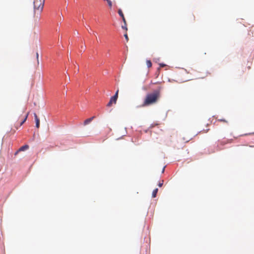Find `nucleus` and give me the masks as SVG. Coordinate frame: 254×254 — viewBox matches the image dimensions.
<instances>
[{
	"mask_svg": "<svg viewBox=\"0 0 254 254\" xmlns=\"http://www.w3.org/2000/svg\"><path fill=\"white\" fill-rule=\"evenodd\" d=\"M45 0H34L33 4L35 12L36 11L41 12L44 7Z\"/></svg>",
	"mask_w": 254,
	"mask_h": 254,
	"instance_id": "nucleus-2",
	"label": "nucleus"
},
{
	"mask_svg": "<svg viewBox=\"0 0 254 254\" xmlns=\"http://www.w3.org/2000/svg\"><path fill=\"white\" fill-rule=\"evenodd\" d=\"M229 142H231V141H229V140H227V142H226L225 143H229Z\"/></svg>",
	"mask_w": 254,
	"mask_h": 254,
	"instance_id": "nucleus-19",
	"label": "nucleus"
},
{
	"mask_svg": "<svg viewBox=\"0 0 254 254\" xmlns=\"http://www.w3.org/2000/svg\"><path fill=\"white\" fill-rule=\"evenodd\" d=\"M76 69H77V71H79V67L78 66L77 68H76Z\"/></svg>",
	"mask_w": 254,
	"mask_h": 254,
	"instance_id": "nucleus-20",
	"label": "nucleus"
},
{
	"mask_svg": "<svg viewBox=\"0 0 254 254\" xmlns=\"http://www.w3.org/2000/svg\"><path fill=\"white\" fill-rule=\"evenodd\" d=\"M122 28L123 29H125L127 31V24H126V25H125V24H124V25L122 26Z\"/></svg>",
	"mask_w": 254,
	"mask_h": 254,
	"instance_id": "nucleus-11",
	"label": "nucleus"
},
{
	"mask_svg": "<svg viewBox=\"0 0 254 254\" xmlns=\"http://www.w3.org/2000/svg\"><path fill=\"white\" fill-rule=\"evenodd\" d=\"M251 147H254V146H250Z\"/></svg>",
	"mask_w": 254,
	"mask_h": 254,
	"instance_id": "nucleus-22",
	"label": "nucleus"
},
{
	"mask_svg": "<svg viewBox=\"0 0 254 254\" xmlns=\"http://www.w3.org/2000/svg\"><path fill=\"white\" fill-rule=\"evenodd\" d=\"M34 116L36 122V127L38 128L40 127V120L36 113H34Z\"/></svg>",
	"mask_w": 254,
	"mask_h": 254,
	"instance_id": "nucleus-4",
	"label": "nucleus"
},
{
	"mask_svg": "<svg viewBox=\"0 0 254 254\" xmlns=\"http://www.w3.org/2000/svg\"><path fill=\"white\" fill-rule=\"evenodd\" d=\"M118 93H119V90H117L116 91L115 94L114 96H112L109 103L107 104V106L108 107H111L113 105V104H116L117 102V100L118 98Z\"/></svg>",
	"mask_w": 254,
	"mask_h": 254,
	"instance_id": "nucleus-3",
	"label": "nucleus"
},
{
	"mask_svg": "<svg viewBox=\"0 0 254 254\" xmlns=\"http://www.w3.org/2000/svg\"><path fill=\"white\" fill-rule=\"evenodd\" d=\"M221 144H224L225 143H223L222 142H221Z\"/></svg>",
	"mask_w": 254,
	"mask_h": 254,
	"instance_id": "nucleus-23",
	"label": "nucleus"
},
{
	"mask_svg": "<svg viewBox=\"0 0 254 254\" xmlns=\"http://www.w3.org/2000/svg\"><path fill=\"white\" fill-rule=\"evenodd\" d=\"M19 151H18V150L15 153V155H16L18 154Z\"/></svg>",
	"mask_w": 254,
	"mask_h": 254,
	"instance_id": "nucleus-18",
	"label": "nucleus"
},
{
	"mask_svg": "<svg viewBox=\"0 0 254 254\" xmlns=\"http://www.w3.org/2000/svg\"><path fill=\"white\" fill-rule=\"evenodd\" d=\"M29 148V145L26 144L24 145L19 148V149L18 150V151H25Z\"/></svg>",
	"mask_w": 254,
	"mask_h": 254,
	"instance_id": "nucleus-5",
	"label": "nucleus"
},
{
	"mask_svg": "<svg viewBox=\"0 0 254 254\" xmlns=\"http://www.w3.org/2000/svg\"><path fill=\"white\" fill-rule=\"evenodd\" d=\"M94 118V117H92L91 118H90L87 119L86 120H85L84 122V125L86 126V125H88V124H89L93 120V119Z\"/></svg>",
	"mask_w": 254,
	"mask_h": 254,
	"instance_id": "nucleus-6",
	"label": "nucleus"
},
{
	"mask_svg": "<svg viewBox=\"0 0 254 254\" xmlns=\"http://www.w3.org/2000/svg\"><path fill=\"white\" fill-rule=\"evenodd\" d=\"M124 36H125V37L126 38V40L127 42L128 41V37L127 34V33H126L124 35Z\"/></svg>",
	"mask_w": 254,
	"mask_h": 254,
	"instance_id": "nucleus-13",
	"label": "nucleus"
},
{
	"mask_svg": "<svg viewBox=\"0 0 254 254\" xmlns=\"http://www.w3.org/2000/svg\"><path fill=\"white\" fill-rule=\"evenodd\" d=\"M76 69H77V71H79V67L78 66L77 68H76Z\"/></svg>",
	"mask_w": 254,
	"mask_h": 254,
	"instance_id": "nucleus-21",
	"label": "nucleus"
},
{
	"mask_svg": "<svg viewBox=\"0 0 254 254\" xmlns=\"http://www.w3.org/2000/svg\"><path fill=\"white\" fill-rule=\"evenodd\" d=\"M29 112L27 113L25 117V118H24V119L21 121V122L20 123V126H22L25 122L27 120V118H28V116L29 115Z\"/></svg>",
	"mask_w": 254,
	"mask_h": 254,
	"instance_id": "nucleus-7",
	"label": "nucleus"
},
{
	"mask_svg": "<svg viewBox=\"0 0 254 254\" xmlns=\"http://www.w3.org/2000/svg\"><path fill=\"white\" fill-rule=\"evenodd\" d=\"M36 58H37V63L39 64V54L37 52L36 53Z\"/></svg>",
	"mask_w": 254,
	"mask_h": 254,
	"instance_id": "nucleus-14",
	"label": "nucleus"
},
{
	"mask_svg": "<svg viewBox=\"0 0 254 254\" xmlns=\"http://www.w3.org/2000/svg\"><path fill=\"white\" fill-rule=\"evenodd\" d=\"M118 13L122 17H124V14L121 9L118 10Z\"/></svg>",
	"mask_w": 254,
	"mask_h": 254,
	"instance_id": "nucleus-10",
	"label": "nucleus"
},
{
	"mask_svg": "<svg viewBox=\"0 0 254 254\" xmlns=\"http://www.w3.org/2000/svg\"><path fill=\"white\" fill-rule=\"evenodd\" d=\"M163 183H164V181H163V180H162L161 181H160V182L159 183L158 185V186H159V187H161L163 186Z\"/></svg>",
	"mask_w": 254,
	"mask_h": 254,
	"instance_id": "nucleus-12",
	"label": "nucleus"
},
{
	"mask_svg": "<svg viewBox=\"0 0 254 254\" xmlns=\"http://www.w3.org/2000/svg\"><path fill=\"white\" fill-rule=\"evenodd\" d=\"M122 19H123V21L124 24H127V22H126L125 17H122Z\"/></svg>",
	"mask_w": 254,
	"mask_h": 254,
	"instance_id": "nucleus-15",
	"label": "nucleus"
},
{
	"mask_svg": "<svg viewBox=\"0 0 254 254\" xmlns=\"http://www.w3.org/2000/svg\"><path fill=\"white\" fill-rule=\"evenodd\" d=\"M219 121H220V122H226H226H227L225 120H224V119H220V120H219Z\"/></svg>",
	"mask_w": 254,
	"mask_h": 254,
	"instance_id": "nucleus-16",
	"label": "nucleus"
},
{
	"mask_svg": "<svg viewBox=\"0 0 254 254\" xmlns=\"http://www.w3.org/2000/svg\"><path fill=\"white\" fill-rule=\"evenodd\" d=\"M162 89L161 87L155 90L152 93L147 94L142 104L143 107L148 106L157 102L160 97V91Z\"/></svg>",
	"mask_w": 254,
	"mask_h": 254,
	"instance_id": "nucleus-1",
	"label": "nucleus"
},
{
	"mask_svg": "<svg viewBox=\"0 0 254 254\" xmlns=\"http://www.w3.org/2000/svg\"><path fill=\"white\" fill-rule=\"evenodd\" d=\"M160 66H161V67H164V66H165V64H160Z\"/></svg>",
	"mask_w": 254,
	"mask_h": 254,
	"instance_id": "nucleus-17",
	"label": "nucleus"
},
{
	"mask_svg": "<svg viewBox=\"0 0 254 254\" xmlns=\"http://www.w3.org/2000/svg\"><path fill=\"white\" fill-rule=\"evenodd\" d=\"M158 189H155L153 190L152 193V197L154 198L156 196L157 193L158 192Z\"/></svg>",
	"mask_w": 254,
	"mask_h": 254,
	"instance_id": "nucleus-8",
	"label": "nucleus"
},
{
	"mask_svg": "<svg viewBox=\"0 0 254 254\" xmlns=\"http://www.w3.org/2000/svg\"><path fill=\"white\" fill-rule=\"evenodd\" d=\"M146 65L148 67H150L152 66L151 62L150 60H147L146 61Z\"/></svg>",
	"mask_w": 254,
	"mask_h": 254,
	"instance_id": "nucleus-9",
	"label": "nucleus"
}]
</instances>
